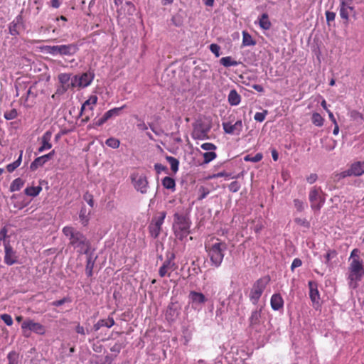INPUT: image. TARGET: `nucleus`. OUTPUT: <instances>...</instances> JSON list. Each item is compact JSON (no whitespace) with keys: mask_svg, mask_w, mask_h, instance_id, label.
Masks as SVG:
<instances>
[{"mask_svg":"<svg viewBox=\"0 0 364 364\" xmlns=\"http://www.w3.org/2000/svg\"><path fill=\"white\" fill-rule=\"evenodd\" d=\"M226 249V243L219 242L218 240H217V242L215 243L205 245V250L208 252L211 265L216 268L221 265L225 256L224 252Z\"/></svg>","mask_w":364,"mask_h":364,"instance_id":"4","label":"nucleus"},{"mask_svg":"<svg viewBox=\"0 0 364 364\" xmlns=\"http://www.w3.org/2000/svg\"><path fill=\"white\" fill-rule=\"evenodd\" d=\"M41 51L47 55H50L53 57L61 56V46H43L40 47Z\"/></svg>","mask_w":364,"mask_h":364,"instance_id":"21","label":"nucleus"},{"mask_svg":"<svg viewBox=\"0 0 364 364\" xmlns=\"http://www.w3.org/2000/svg\"><path fill=\"white\" fill-rule=\"evenodd\" d=\"M17 261L16 252L9 244H5L4 262L8 265H12Z\"/></svg>","mask_w":364,"mask_h":364,"instance_id":"20","label":"nucleus"},{"mask_svg":"<svg viewBox=\"0 0 364 364\" xmlns=\"http://www.w3.org/2000/svg\"><path fill=\"white\" fill-rule=\"evenodd\" d=\"M107 121V119L105 118V117L103 115L101 118L97 119H95L93 120L92 127H97L102 126L104 123H105Z\"/></svg>","mask_w":364,"mask_h":364,"instance_id":"55","label":"nucleus"},{"mask_svg":"<svg viewBox=\"0 0 364 364\" xmlns=\"http://www.w3.org/2000/svg\"><path fill=\"white\" fill-rule=\"evenodd\" d=\"M351 176H359L364 173V161H358L351 165L350 168Z\"/></svg>","mask_w":364,"mask_h":364,"instance_id":"25","label":"nucleus"},{"mask_svg":"<svg viewBox=\"0 0 364 364\" xmlns=\"http://www.w3.org/2000/svg\"><path fill=\"white\" fill-rule=\"evenodd\" d=\"M162 185L165 188L171 190L172 191L176 190V182L173 178L169 176H166L163 178Z\"/></svg>","mask_w":364,"mask_h":364,"instance_id":"31","label":"nucleus"},{"mask_svg":"<svg viewBox=\"0 0 364 364\" xmlns=\"http://www.w3.org/2000/svg\"><path fill=\"white\" fill-rule=\"evenodd\" d=\"M224 132L226 134L239 136L242 131V122L237 120L235 124L230 122H223L222 124Z\"/></svg>","mask_w":364,"mask_h":364,"instance_id":"15","label":"nucleus"},{"mask_svg":"<svg viewBox=\"0 0 364 364\" xmlns=\"http://www.w3.org/2000/svg\"><path fill=\"white\" fill-rule=\"evenodd\" d=\"M175 255L171 254L167 257V259L159 268V274L161 277L166 276L171 277V274L178 268V265L174 262Z\"/></svg>","mask_w":364,"mask_h":364,"instance_id":"14","label":"nucleus"},{"mask_svg":"<svg viewBox=\"0 0 364 364\" xmlns=\"http://www.w3.org/2000/svg\"><path fill=\"white\" fill-rule=\"evenodd\" d=\"M97 102V97L96 95H92L90 98L86 100L84 104L82 105L80 114H82V112L85 109L86 107L90 106V109H93V105H96Z\"/></svg>","mask_w":364,"mask_h":364,"instance_id":"35","label":"nucleus"},{"mask_svg":"<svg viewBox=\"0 0 364 364\" xmlns=\"http://www.w3.org/2000/svg\"><path fill=\"white\" fill-rule=\"evenodd\" d=\"M191 224L187 215L178 213L173 215V230L177 239L183 240L189 235Z\"/></svg>","mask_w":364,"mask_h":364,"instance_id":"3","label":"nucleus"},{"mask_svg":"<svg viewBox=\"0 0 364 364\" xmlns=\"http://www.w3.org/2000/svg\"><path fill=\"white\" fill-rule=\"evenodd\" d=\"M351 173L350 172V168L346 171H343L339 173L336 174V177L338 178V180L344 178L347 176H350Z\"/></svg>","mask_w":364,"mask_h":364,"instance_id":"61","label":"nucleus"},{"mask_svg":"<svg viewBox=\"0 0 364 364\" xmlns=\"http://www.w3.org/2000/svg\"><path fill=\"white\" fill-rule=\"evenodd\" d=\"M211 123L206 119H198L193 124L191 136L194 139L205 140L209 138L208 133L211 129Z\"/></svg>","mask_w":364,"mask_h":364,"instance_id":"6","label":"nucleus"},{"mask_svg":"<svg viewBox=\"0 0 364 364\" xmlns=\"http://www.w3.org/2000/svg\"><path fill=\"white\" fill-rule=\"evenodd\" d=\"M70 88H74L76 87H80V80L79 75H74L71 77V80L70 82Z\"/></svg>","mask_w":364,"mask_h":364,"instance_id":"51","label":"nucleus"},{"mask_svg":"<svg viewBox=\"0 0 364 364\" xmlns=\"http://www.w3.org/2000/svg\"><path fill=\"white\" fill-rule=\"evenodd\" d=\"M24 185V181L21 178L14 179L10 185V191L15 192L19 191Z\"/></svg>","mask_w":364,"mask_h":364,"instance_id":"33","label":"nucleus"},{"mask_svg":"<svg viewBox=\"0 0 364 364\" xmlns=\"http://www.w3.org/2000/svg\"><path fill=\"white\" fill-rule=\"evenodd\" d=\"M269 281V277H264L257 279L254 283L249 295L250 300L253 305L256 306L259 305V300Z\"/></svg>","mask_w":364,"mask_h":364,"instance_id":"7","label":"nucleus"},{"mask_svg":"<svg viewBox=\"0 0 364 364\" xmlns=\"http://www.w3.org/2000/svg\"><path fill=\"white\" fill-rule=\"evenodd\" d=\"M22 156H23V150H21L20 151V155H19L18 158L15 161L7 165L6 168L9 172H10V173L13 172L16 168H17L20 166L21 161H22Z\"/></svg>","mask_w":364,"mask_h":364,"instance_id":"41","label":"nucleus"},{"mask_svg":"<svg viewBox=\"0 0 364 364\" xmlns=\"http://www.w3.org/2000/svg\"><path fill=\"white\" fill-rule=\"evenodd\" d=\"M71 80V75L68 73H60L58 75V80L60 85L68 87L70 88V82Z\"/></svg>","mask_w":364,"mask_h":364,"instance_id":"37","label":"nucleus"},{"mask_svg":"<svg viewBox=\"0 0 364 364\" xmlns=\"http://www.w3.org/2000/svg\"><path fill=\"white\" fill-rule=\"evenodd\" d=\"M61 57H71L75 55L79 50L80 45L77 43L69 44H61Z\"/></svg>","mask_w":364,"mask_h":364,"instance_id":"19","label":"nucleus"},{"mask_svg":"<svg viewBox=\"0 0 364 364\" xmlns=\"http://www.w3.org/2000/svg\"><path fill=\"white\" fill-rule=\"evenodd\" d=\"M201 149L205 151H213L217 149L216 146L213 143L206 142L200 146Z\"/></svg>","mask_w":364,"mask_h":364,"instance_id":"56","label":"nucleus"},{"mask_svg":"<svg viewBox=\"0 0 364 364\" xmlns=\"http://www.w3.org/2000/svg\"><path fill=\"white\" fill-rule=\"evenodd\" d=\"M114 325V321L112 317H108L107 319H100L99 320L94 326L93 329L95 331H97L100 329V328L105 326L107 328H111Z\"/></svg>","mask_w":364,"mask_h":364,"instance_id":"26","label":"nucleus"},{"mask_svg":"<svg viewBox=\"0 0 364 364\" xmlns=\"http://www.w3.org/2000/svg\"><path fill=\"white\" fill-rule=\"evenodd\" d=\"M125 107H126V105H124L123 106H122L120 107H114V108L108 110L107 112H106L104 114V116L108 120L113 117L119 115L120 112Z\"/></svg>","mask_w":364,"mask_h":364,"instance_id":"32","label":"nucleus"},{"mask_svg":"<svg viewBox=\"0 0 364 364\" xmlns=\"http://www.w3.org/2000/svg\"><path fill=\"white\" fill-rule=\"evenodd\" d=\"M1 319L9 326L13 324V318L11 315L3 314L0 315Z\"/></svg>","mask_w":364,"mask_h":364,"instance_id":"50","label":"nucleus"},{"mask_svg":"<svg viewBox=\"0 0 364 364\" xmlns=\"http://www.w3.org/2000/svg\"><path fill=\"white\" fill-rule=\"evenodd\" d=\"M263 308V305H257L250 313L248 323L251 333L260 335L267 331L265 318L262 315Z\"/></svg>","mask_w":364,"mask_h":364,"instance_id":"2","label":"nucleus"},{"mask_svg":"<svg viewBox=\"0 0 364 364\" xmlns=\"http://www.w3.org/2000/svg\"><path fill=\"white\" fill-rule=\"evenodd\" d=\"M284 299L280 294H274L270 299V305L274 311H279L284 308Z\"/></svg>","mask_w":364,"mask_h":364,"instance_id":"22","label":"nucleus"},{"mask_svg":"<svg viewBox=\"0 0 364 364\" xmlns=\"http://www.w3.org/2000/svg\"><path fill=\"white\" fill-rule=\"evenodd\" d=\"M348 284L350 289H355L358 287V282L361 281L362 278L348 275L347 276Z\"/></svg>","mask_w":364,"mask_h":364,"instance_id":"40","label":"nucleus"},{"mask_svg":"<svg viewBox=\"0 0 364 364\" xmlns=\"http://www.w3.org/2000/svg\"><path fill=\"white\" fill-rule=\"evenodd\" d=\"M94 79V75L91 73H85L80 76V87L89 86Z\"/></svg>","mask_w":364,"mask_h":364,"instance_id":"28","label":"nucleus"},{"mask_svg":"<svg viewBox=\"0 0 364 364\" xmlns=\"http://www.w3.org/2000/svg\"><path fill=\"white\" fill-rule=\"evenodd\" d=\"M262 154L261 153H257L254 156H250V155H247L245 157V161H252V162H259L262 159Z\"/></svg>","mask_w":364,"mask_h":364,"instance_id":"47","label":"nucleus"},{"mask_svg":"<svg viewBox=\"0 0 364 364\" xmlns=\"http://www.w3.org/2000/svg\"><path fill=\"white\" fill-rule=\"evenodd\" d=\"M228 188L232 193L237 192L240 188V184L237 181H232L228 186Z\"/></svg>","mask_w":364,"mask_h":364,"instance_id":"53","label":"nucleus"},{"mask_svg":"<svg viewBox=\"0 0 364 364\" xmlns=\"http://www.w3.org/2000/svg\"><path fill=\"white\" fill-rule=\"evenodd\" d=\"M210 50L213 53H214L216 57H218L220 55V47L217 44H215V43L211 44L210 46Z\"/></svg>","mask_w":364,"mask_h":364,"instance_id":"58","label":"nucleus"},{"mask_svg":"<svg viewBox=\"0 0 364 364\" xmlns=\"http://www.w3.org/2000/svg\"><path fill=\"white\" fill-rule=\"evenodd\" d=\"M63 232L68 237L70 245L77 249L80 254H88L90 243L83 233L71 226L64 227Z\"/></svg>","mask_w":364,"mask_h":364,"instance_id":"1","label":"nucleus"},{"mask_svg":"<svg viewBox=\"0 0 364 364\" xmlns=\"http://www.w3.org/2000/svg\"><path fill=\"white\" fill-rule=\"evenodd\" d=\"M308 284L310 299L314 304V306L318 308L320 305V294L317 288V284L310 281Z\"/></svg>","mask_w":364,"mask_h":364,"instance_id":"17","label":"nucleus"},{"mask_svg":"<svg viewBox=\"0 0 364 364\" xmlns=\"http://www.w3.org/2000/svg\"><path fill=\"white\" fill-rule=\"evenodd\" d=\"M255 45V41L252 39L250 34L247 31H242V46H250Z\"/></svg>","mask_w":364,"mask_h":364,"instance_id":"38","label":"nucleus"},{"mask_svg":"<svg viewBox=\"0 0 364 364\" xmlns=\"http://www.w3.org/2000/svg\"><path fill=\"white\" fill-rule=\"evenodd\" d=\"M188 303L191 304V308L196 311H200L207 301L205 296L201 293L196 291H191L188 294Z\"/></svg>","mask_w":364,"mask_h":364,"instance_id":"13","label":"nucleus"},{"mask_svg":"<svg viewBox=\"0 0 364 364\" xmlns=\"http://www.w3.org/2000/svg\"><path fill=\"white\" fill-rule=\"evenodd\" d=\"M311 208L314 211H319L325 203L324 194L320 187H313L309 195Z\"/></svg>","mask_w":364,"mask_h":364,"instance_id":"9","label":"nucleus"},{"mask_svg":"<svg viewBox=\"0 0 364 364\" xmlns=\"http://www.w3.org/2000/svg\"><path fill=\"white\" fill-rule=\"evenodd\" d=\"M326 18L328 23H330L331 21H333L335 20L336 18V13L333 11H327L326 12Z\"/></svg>","mask_w":364,"mask_h":364,"instance_id":"62","label":"nucleus"},{"mask_svg":"<svg viewBox=\"0 0 364 364\" xmlns=\"http://www.w3.org/2000/svg\"><path fill=\"white\" fill-rule=\"evenodd\" d=\"M166 216V213L165 211H162L159 213L158 216L154 217L151 220V222L149 225V230L151 237L154 238H156L159 235L161 230V226L164 222Z\"/></svg>","mask_w":364,"mask_h":364,"instance_id":"11","label":"nucleus"},{"mask_svg":"<svg viewBox=\"0 0 364 364\" xmlns=\"http://www.w3.org/2000/svg\"><path fill=\"white\" fill-rule=\"evenodd\" d=\"M311 121L315 126L321 127L323 124L324 119L319 113L314 112L312 114Z\"/></svg>","mask_w":364,"mask_h":364,"instance_id":"43","label":"nucleus"},{"mask_svg":"<svg viewBox=\"0 0 364 364\" xmlns=\"http://www.w3.org/2000/svg\"><path fill=\"white\" fill-rule=\"evenodd\" d=\"M7 233H8V229L6 226L3 227L0 230V240L3 241L4 242V245L6 244V239L8 237Z\"/></svg>","mask_w":364,"mask_h":364,"instance_id":"57","label":"nucleus"},{"mask_svg":"<svg viewBox=\"0 0 364 364\" xmlns=\"http://www.w3.org/2000/svg\"><path fill=\"white\" fill-rule=\"evenodd\" d=\"M336 145H337V141L336 140L331 139H330V144H326V146H324V147L327 151H331L335 149Z\"/></svg>","mask_w":364,"mask_h":364,"instance_id":"64","label":"nucleus"},{"mask_svg":"<svg viewBox=\"0 0 364 364\" xmlns=\"http://www.w3.org/2000/svg\"><path fill=\"white\" fill-rule=\"evenodd\" d=\"M220 63L223 66L228 68L230 66H237L239 63L236 60H232L230 56L223 57L220 60Z\"/></svg>","mask_w":364,"mask_h":364,"instance_id":"39","label":"nucleus"},{"mask_svg":"<svg viewBox=\"0 0 364 364\" xmlns=\"http://www.w3.org/2000/svg\"><path fill=\"white\" fill-rule=\"evenodd\" d=\"M54 151H51L50 153L37 157L30 165V169L32 171H36L38 168L43 166L48 160H50L54 155Z\"/></svg>","mask_w":364,"mask_h":364,"instance_id":"18","label":"nucleus"},{"mask_svg":"<svg viewBox=\"0 0 364 364\" xmlns=\"http://www.w3.org/2000/svg\"><path fill=\"white\" fill-rule=\"evenodd\" d=\"M4 116L7 120L14 119L17 117V112L15 109H13L9 112H6Z\"/></svg>","mask_w":364,"mask_h":364,"instance_id":"52","label":"nucleus"},{"mask_svg":"<svg viewBox=\"0 0 364 364\" xmlns=\"http://www.w3.org/2000/svg\"><path fill=\"white\" fill-rule=\"evenodd\" d=\"M41 191H42V188L39 186H31V187H27L24 190V193L26 195H27L28 196L36 197L40 193V192Z\"/></svg>","mask_w":364,"mask_h":364,"instance_id":"36","label":"nucleus"},{"mask_svg":"<svg viewBox=\"0 0 364 364\" xmlns=\"http://www.w3.org/2000/svg\"><path fill=\"white\" fill-rule=\"evenodd\" d=\"M52 133L50 131L46 132L41 137V146L38 148V151L41 153L46 150H48L52 147L50 143Z\"/></svg>","mask_w":364,"mask_h":364,"instance_id":"23","label":"nucleus"},{"mask_svg":"<svg viewBox=\"0 0 364 364\" xmlns=\"http://www.w3.org/2000/svg\"><path fill=\"white\" fill-rule=\"evenodd\" d=\"M21 330L24 337L29 338L31 332L38 335L46 333V327L38 322L31 318H26L21 323Z\"/></svg>","mask_w":364,"mask_h":364,"instance_id":"8","label":"nucleus"},{"mask_svg":"<svg viewBox=\"0 0 364 364\" xmlns=\"http://www.w3.org/2000/svg\"><path fill=\"white\" fill-rule=\"evenodd\" d=\"M258 23L259 26L264 30H269L271 28V22L269 20V16L267 13L262 14L258 18Z\"/></svg>","mask_w":364,"mask_h":364,"instance_id":"29","label":"nucleus"},{"mask_svg":"<svg viewBox=\"0 0 364 364\" xmlns=\"http://www.w3.org/2000/svg\"><path fill=\"white\" fill-rule=\"evenodd\" d=\"M337 256V252L336 250H331L327 252V253L324 255L325 257V263L328 264L329 262L335 258Z\"/></svg>","mask_w":364,"mask_h":364,"instance_id":"48","label":"nucleus"},{"mask_svg":"<svg viewBox=\"0 0 364 364\" xmlns=\"http://www.w3.org/2000/svg\"><path fill=\"white\" fill-rule=\"evenodd\" d=\"M21 21V16H18L12 22H11L9 25V33L11 36H17L19 34L18 30V25Z\"/></svg>","mask_w":364,"mask_h":364,"instance_id":"30","label":"nucleus"},{"mask_svg":"<svg viewBox=\"0 0 364 364\" xmlns=\"http://www.w3.org/2000/svg\"><path fill=\"white\" fill-rule=\"evenodd\" d=\"M294 204L298 211H302L304 209V203L299 199L294 200Z\"/></svg>","mask_w":364,"mask_h":364,"instance_id":"60","label":"nucleus"},{"mask_svg":"<svg viewBox=\"0 0 364 364\" xmlns=\"http://www.w3.org/2000/svg\"><path fill=\"white\" fill-rule=\"evenodd\" d=\"M90 211H87L85 206L82 207L79 213V218L82 225H87L89 222Z\"/></svg>","mask_w":364,"mask_h":364,"instance_id":"34","label":"nucleus"},{"mask_svg":"<svg viewBox=\"0 0 364 364\" xmlns=\"http://www.w3.org/2000/svg\"><path fill=\"white\" fill-rule=\"evenodd\" d=\"M8 364H18V354L16 351H11L7 355Z\"/></svg>","mask_w":364,"mask_h":364,"instance_id":"44","label":"nucleus"},{"mask_svg":"<svg viewBox=\"0 0 364 364\" xmlns=\"http://www.w3.org/2000/svg\"><path fill=\"white\" fill-rule=\"evenodd\" d=\"M228 101L232 106H237L241 102V97L236 91V90H231L228 97Z\"/></svg>","mask_w":364,"mask_h":364,"instance_id":"27","label":"nucleus"},{"mask_svg":"<svg viewBox=\"0 0 364 364\" xmlns=\"http://www.w3.org/2000/svg\"><path fill=\"white\" fill-rule=\"evenodd\" d=\"M166 159L169 163L172 171L174 173L177 172L178 170V165H179L178 160L173 156H167L166 157Z\"/></svg>","mask_w":364,"mask_h":364,"instance_id":"42","label":"nucleus"},{"mask_svg":"<svg viewBox=\"0 0 364 364\" xmlns=\"http://www.w3.org/2000/svg\"><path fill=\"white\" fill-rule=\"evenodd\" d=\"M203 156L204 159L203 163L208 164L216 158L217 154L214 151H207L203 153Z\"/></svg>","mask_w":364,"mask_h":364,"instance_id":"45","label":"nucleus"},{"mask_svg":"<svg viewBox=\"0 0 364 364\" xmlns=\"http://www.w3.org/2000/svg\"><path fill=\"white\" fill-rule=\"evenodd\" d=\"M136 119L138 120L136 127L139 130L145 131L148 129V127L146 126V124H145V122L143 120L139 119L138 117H136Z\"/></svg>","mask_w":364,"mask_h":364,"instance_id":"59","label":"nucleus"},{"mask_svg":"<svg viewBox=\"0 0 364 364\" xmlns=\"http://www.w3.org/2000/svg\"><path fill=\"white\" fill-rule=\"evenodd\" d=\"M267 114V110H264L262 112H256L254 116V119L257 122H262L264 120Z\"/></svg>","mask_w":364,"mask_h":364,"instance_id":"54","label":"nucleus"},{"mask_svg":"<svg viewBox=\"0 0 364 364\" xmlns=\"http://www.w3.org/2000/svg\"><path fill=\"white\" fill-rule=\"evenodd\" d=\"M339 14L341 18L348 22L350 16L355 15V7L353 6V0H339Z\"/></svg>","mask_w":364,"mask_h":364,"instance_id":"10","label":"nucleus"},{"mask_svg":"<svg viewBox=\"0 0 364 364\" xmlns=\"http://www.w3.org/2000/svg\"><path fill=\"white\" fill-rule=\"evenodd\" d=\"M302 262L299 258H295L291 265V271H294L295 268L301 266Z\"/></svg>","mask_w":364,"mask_h":364,"instance_id":"63","label":"nucleus"},{"mask_svg":"<svg viewBox=\"0 0 364 364\" xmlns=\"http://www.w3.org/2000/svg\"><path fill=\"white\" fill-rule=\"evenodd\" d=\"M105 144L109 147L117 149L119 146L120 142L118 139L110 137L106 140Z\"/></svg>","mask_w":364,"mask_h":364,"instance_id":"46","label":"nucleus"},{"mask_svg":"<svg viewBox=\"0 0 364 364\" xmlns=\"http://www.w3.org/2000/svg\"><path fill=\"white\" fill-rule=\"evenodd\" d=\"M358 249H353L349 257V266L348 275L363 278L364 277V262L360 257Z\"/></svg>","mask_w":364,"mask_h":364,"instance_id":"5","label":"nucleus"},{"mask_svg":"<svg viewBox=\"0 0 364 364\" xmlns=\"http://www.w3.org/2000/svg\"><path fill=\"white\" fill-rule=\"evenodd\" d=\"M87 255V262H86V267H85V273L87 277H92L93 268L95 266V263L97 257L96 256L95 257L93 255L90 254L89 252Z\"/></svg>","mask_w":364,"mask_h":364,"instance_id":"24","label":"nucleus"},{"mask_svg":"<svg viewBox=\"0 0 364 364\" xmlns=\"http://www.w3.org/2000/svg\"><path fill=\"white\" fill-rule=\"evenodd\" d=\"M294 221L297 225L305 228H309L310 227V223L306 218H295Z\"/></svg>","mask_w":364,"mask_h":364,"instance_id":"49","label":"nucleus"},{"mask_svg":"<svg viewBox=\"0 0 364 364\" xmlns=\"http://www.w3.org/2000/svg\"><path fill=\"white\" fill-rule=\"evenodd\" d=\"M132 182L134 188L141 194H146L149 189L146 176L144 174L134 173L131 175Z\"/></svg>","mask_w":364,"mask_h":364,"instance_id":"12","label":"nucleus"},{"mask_svg":"<svg viewBox=\"0 0 364 364\" xmlns=\"http://www.w3.org/2000/svg\"><path fill=\"white\" fill-rule=\"evenodd\" d=\"M181 313V307L176 302H171L166 311V319L168 322H174L178 317Z\"/></svg>","mask_w":364,"mask_h":364,"instance_id":"16","label":"nucleus"}]
</instances>
